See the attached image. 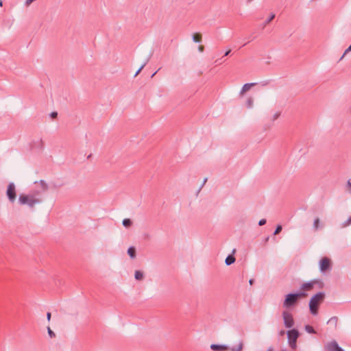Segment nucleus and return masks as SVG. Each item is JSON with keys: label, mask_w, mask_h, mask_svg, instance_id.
<instances>
[{"label": "nucleus", "mask_w": 351, "mask_h": 351, "mask_svg": "<svg viewBox=\"0 0 351 351\" xmlns=\"http://www.w3.org/2000/svg\"><path fill=\"white\" fill-rule=\"evenodd\" d=\"M41 202V199L36 197L35 194H21L19 197L20 204H27L32 209L34 208L36 204H40Z\"/></svg>", "instance_id": "obj_1"}, {"label": "nucleus", "mask_w": 351, "mask_h": 351, "mask_svg": "<svg viewBox=\"0 0 351 351\" xmlns=\"http://www.w3.org/2000/svg\"><path fill=\"white\" fill-rule=\"evenodd\" d=\"M325 294L324 292H318L314 295L309 301V309L311 314L315 315L318 313L319 304L324 300Z\"/></svg>", "instance_id": "obj_2"}, {"label": "nucleus", "mask_w": 351, "mask_h": 351, "mask_svg": "<svg viewBox=\"0 0 351 351\" xmlns=\"http://www.w3.org/2000/svg\"><path fill=\"white\" fill-rule=\"evenodd\" d=\"M306 295L307 294L304 291L289 293L285 296L283 306L285 308L293 306L297 303L300 298H305Z\"/></svg>", "instance_id": "obj_3"}, {"label": "nucleus", "mask_w": 351, "mask_h": 351, "mask_svg": "<svg viewBox=\"0 0 351 351\" xmlns=\"http://www.w3.org/2000/svg\"><path fill=\"white\" fill-rule=\"evenodd\" d=\"M289 345L293 350H295L297 348V339L299 337V332L297 329H291L287 332Z\"/></svg>", "instance_id": "obj_4"}, {"label": "nucleus", "mask_w": 351, "mask_h": 351, "mask_svg": "<svg viewBox=\"0 0 351 351\" xmlns=\"http://www.w3.org/2000/svg\"><path fill=\"white\" fill-rule=\"evenodd\" d=\"M282 317L284 321L285 326L287 328H291L294 325V320L293 315L291 313L288 311L282 312Z\"/></svg>", "instance_id": "obj_5"}, {"label": "nucleus", "mask_w": 351, "mask_h": 351, "mask_svg": "<svg viewBox=\"0 0 351 351\" xmlns=\"http://www.w3.org/2000/svg\"><path fill=\"white\" fill-rule=\"evenodd\" d=\"M6 195L8 196V198L11 202H14L16 197V189L15 185L13 182H11L8 184V189L6 191Z\"/></svg>", "instance_id": "obj_6"}, {"label": "nucleus", "mask_w": 351, "mask_h": 351, "mask_svg": "<svg viewBox=\"0 0 351 351\" xmlns=\"http://www.w3.org/2000/svg\"><path fill=\"white\" fill-rule=\"evenodd\" d=\"M331 268V262L328 257H324L319 261V269L322 272H325Z\"/></svg>", "instance_id": "obj_7"}, {"label": "nucleus", "mask_w": 351, "mask_h": 351, "mask_svg": "<svg viewBox=\"0 0 351 351\" xmlns=\"http://www.w3.org/2000/svg\"><path fill=\"white\" fill-rule=\"evenodd\" d=\"M316 284L322 285V282L319 280H313L310 282L304 283L301 287V289L306 291H311Z\"/></svg>", "instance_id": "obj_8"}, {"label": "nucleus", "mask_w": 351, "mask_h": 351, "mask_svg": "<svg viewBox=\"0 0 351 351\" xmlns=\"http://www.w3.org/2000/svg\"><path fill=\"white\" fill-rule=\"evenodd\" d=\"M326 349L328 351H344L342 348L339 346L338 343L335 341H332L327 344Z\"/></svg>", "instance_id": "obj_9"}, {"label": "nucleus", "mask_w": 351, "mask_h": 351, "mask_svg": "<svg viewBox=\"0 0 351 351\" xmlns=\"http://www.w3.org/2000/svg\"><path fill=\"white\" fill-rule=\"evenodd\" d=\"M32 149H38L39 151H41L44 148V143L43 141L40 138L36 142H34L32 145Z\"/></svg>", "instance_id": "obj_10"}, {"label": "nucleus", "mask_w": 351, "mask_h": 351, "mask_svg": "<svg viewBox=\"0 0 351 351\" xmlns=\"http://www.w3.org/2000/svg\"><path fill=\"white\" fill-rule=\"evenodd\" d=\"M210 348L214 351H226L228 348L226 345L212 344Z\"/></svg>", "instance_id": "obj_11"}, {"label": "nucleus", "mask_w": 351, "mask_h": 351, "mask_svg": "<svg viewBox=\"0 0 351 351\" xmlns=\"http://www.w3.org/2000/svg\"><path fill=\"white\" fill-rule=\"evenodd\" d=\"M255 85H256V83H246L245 84L241 91H240V95H243L244 93L248 91L250 88H252V86H254Z\"/></svg>", "instance_id": "obj_12"}, {"label": "nucleus", "mask_w": 351, "mask_h": 351, "mask_svg": "<svg viewBox=\"0 0 351 351\" xmlns=\"http://www.w3.org/2000/svg\"><path fill=\"white\" fill-rule=\"evenodd\" d=\"M235 260L234 256L230 254L226 257L225 263L227 265H230L235 262Z\"/></svg>", "instance_id": "obj_13"}, {"label": "nucleus", "mask_w": 351, "mask_h": 351, "mask_svg": "<svg viewBox=\"0 0 351 351\" xmlns=\"http://www.w3.org/2000/svg\"><path fill=\"white\" fill-rule=\"evenodd\" d=\"M128 254L130 256L131 258H134L136 257V249L134 247L131 246L128 250Z\"/></svg>", "instance_id": "obj_14"}, {"label": "nucleus", "mask_w": 351, "mask_h": 351, "mask_svg": "<svg viewBox=\"0 0 351 351\" xmlns=\"http://www.w3.org/2000/svg\"><path fill=\"white\" fill-rule=\"evenodd\" d=\"M192 38L195 43H201L202 42V34L199 33H195L193 35Z\"/></svg>", "instance_id": "obj_15"}, {"label": "nucleus", "mask_w": 351, "mask_h": 351, "mask_svg": "<svg viewBox=\"0 0 351 351\" xmlns=\"http://www.w3.org/2000/svg\"><path fill=\"white\" fill-rule=\"evenodd\" d=\"M337 322H338V317H336V316H334V317H332L328 321V324H331V325H334L335 327L337 326Z\"/></svg>", "instance_id": "obj_16"}, {"label": "nucleus", "mask_w": 351, "mask_h": 351, "mask_svg": "<svg viewBox=\"0 0 351 351\" xmlns=\"http://www.w3.org/2000/svg\"><path fill=\"white\" fill-rule=\"evenodd\" d=\"M123 226L125 228H129L132 225V221L130 219L126 218L123 220Z\"/></svg>", "instance_id": "obj_17"}, {"label": "nucleus", "mask_w": 351, "mask_h": 351, "mask_svg": "<svg viewBox=\"0 0 351 351\" xmlns=\"http://www.w3.org/2000/svg\"><path fill=\"white\" fill-rule=\"evenodd\" d=\"M243 344L242 342H240L238 346H232L230 348L231 351H241L243 350Z\"/></svg>", "instance_id": "obj_18"}, {"label": "nucleus", "mask_w": 351, "mask_h": 351, "mask_svg": "<svg viewBox=\"0 0 351 351\" xmlns=\"http://www.w3.org/2000/svg\"><path fill=\"white\" fill-rule=\"evenodd\" d=\"M39 184H40L43 191H46L48 190L49 186H48V184L46 183L45 181H44L43 180H40L39 181Z\"/></svg>", "instance_id": "obj_19"}, {"label": "nucleus", "mask_w": 351, "mask_h": 351, "mask_svg": "<svg viewBox=\"0 0 351 351\" xmlns=\"http://www.w3.org/2000/svg\"><path fill=\"white\" fill-rule=\"evenodd\" d=\"M305 330L310 334H315L316 331L315 330L314 328L312 326L310 325H306L305 326Z\"/></svg>", "instance_id": "obj_20"}, {"label": "nucleus", "mask_w": 351, "mask_h": 351, "mask_svg": "<svg viewBox=\"0 0 351 351\" xmlns=\"http://www.w3.org/2000/svg\"><path fill=\"white\" fill-rule=\"evenodd\" d=\"M134 277H135L136 280H141L143 278V273L141 271H136Z\"/></svg>", "instance_id": "obj_21"}, {"label": "nucleus", "mask_w": 351, "mask_h": 351, "mask_svg": "<svg viewBox=\"0 0 351 351\" xmlns=\"http://www.w3.org/2000/svg\"><path fill=\"white\" fill-rule=\"evenodd\" d=\"M253 106V99L252 97H249L246 101V106L248 108H252Z\"/></svg>", "instance_id": "obj_22"}, {"label": "nucleus", "mask_w": 351, "mask_h": 351, "mask_svg": "<svg viewBox=\"0 0 351 351\" xmlns=\"http://www.w3.org/2000/svg\"><path fill=\"white\" fill-rule=\"evenodd\" d=\"M319 218L315 219L314 222H313L314 228L315 230H317L319 228Z\"/></svg>", "instance_id": "obj_23"}, {"label": "nucleus", "mask_w": 351, "mask_h": 351, "mask_svg": "<svg viewBox=\"0 0 351 351\" xmlns=\"http://www.w3.org/2000/svg\"><path fill=\"white\" fill-rule=\"evenodd\" d=\"M274 18H275V14H271L270 15V16L265 21V25H266L267 24L269 23Z\"/></svg>", "instance_id": "obj_24"}, {"label": "nucleus", "mask_w": 351, "mask_h": 351, "mask_svg": "<svg viewBox=\"0 0 351 351\" xmlns=\"http://www.w3.org/2000/svg\"><path fill=\"white\" fill-rule=\"evenodd\" d=\"M282 230V226L280 225H278L276 228V230L274 232V234L276 235L279 234Z\"/></svg>", "instance_id": "obj_25"}, {"label": "nucleus", "mask_w": 351, "mask_h": 351, "mask_svg": "<svg viewBox=\"0 0 351 351\" xmlns=\"http://www.w3.org/2000/svg\"><path fill=\"white\" fill-rule=\"evenodd\" d=\"M47 332H48V334L49 335V337L51 338H53L55 337L56 335L55 333L51 330V329L50 328V327H47Z\"/></svg>", "instance_id": "obj_26"}, {"label": "nucleus", "mask_w": 351, "mask_h": 351, "mask_svg": "<svg viewBox=\"0 0 351 351\" xmlns=\"http://www.w3.org/2000/svg\"><path fill=\"white\" fill-rule=\"evenodd\" d=\"M351 224V216L343 223V227H346Z\"/></svg>", "instance_id": "obj_27"}, {"label": "nucleus", "mask_w": 351, "mask_h": 351, "mask_svg": "<svg viewBox=\"0 0 351 351\" xmlns=\"http://www.w3.org/2000/svg\"><path fill=\"white\" fill-rule=\"evenodd\" d=\"M146 65V62L144 63L138 69V71H136L135 75H134V77H136L140 73L141 71H142V69L144 68V66Z\"/></svg>", "instance_id": "obj_28"}, {"label": "nucleus", "mask_w": 351, "mask_h": 351, "mask_svg": "<svg viewBox=\"0 0 351 351\" xmlns=\"http://www.w3.org/2000/svg\"><path fill=\"white\" fill-rule=\"evenodd\" d=\"M349 51H351V45L346 49L340 60H341L344 57V56Z\"/></svg>", "instance_id": "obj_29"}, {"label": "nucleus", "mask_w": 351, "mask_h": 351, "mask_svg": "<svg viewBox=\"0 0 351 351\" xmlns=\"http://www.w3.org/2000/svg\"><path fill=\"white\" fill-rule=\"evenodd\" d=\"M266 222H267V221H266V219H261V220L258 221V225H259L260 226H263V225H265V224L266 223Z\"/></svg>", "instance_id": "obj_30"}, {"label": "nucleus", "mask_w": 351, "mask_h": 351, "mask_svg": "<svg viewBox=\"0 0 351 351\" xmlns=\"http://www.w3.org/2000/svg\"><path fill=\"white\" fill-rule=\"evenodd\" d=\"M50 117H51L52 119H56V118L58 117V112H52L50 114Z\"/></svg>", "instance_id": "obj_31"}, {"label": "nucleus", "mask_w": 351, "mask_h": 351, "mask_svg": "<svg viewBox=\"0 0 351 351\" xmlns=\"http://www.w3.org/2000/svg\"><path fill=\"white\" fill-rule=\"evenodd\" d=\"M35 1L36 0H26L25 2V5L26 6H29L31 3H32Z\"/></svg>", "instance_id": "obj_32"}, {"label": "nucleus", "mask_w": 351, "mask_h": 351, "mask_svg": "<svg viewBox=\"0 0 351 351\" xmlns=\"http://www.w3.org/2000/svg\"><path fill=\"white\" fill-rule=\"evenodd\" d=\"M280 116V112H276L274 114V117H273V120H276Z\"/></svg>", "instance_id": "obj_33"}, {"label": "nucleus", "mask_w": 351, "mask_h": 351, "mask_svg": "<svg viewBox=\"0 0 351 351\" xmlns=\"http://www.w3.org/2000/svg\"><path fill=\"white\" fill-rule=\"evenodd\" d=\"M198 50H199V51H200V52H203V51H204V47L203 45H199V46L198 47Z\"/></svg>", "instance_id": "obj_34"}, {"label": "nucleus", "mask_w": 351, "mask_h": 351, "mask_svg": "<svg viewBox=\"0 0 351 351\" xmlns=\"http://www.w3.org/2000/svg\"><path fill=\"white\" fill-rule=\"evenodd\" d=\"M51 313L47 312V320H48L49 322V321H50V319H51Z\"/></svg>", "instance_id": "obj_35"}, {"label": "nucleus", "mask_w": 351, "mask_h": 351, "mask_svg": "<svg viewBox=\"0 0 351 351\" xmlns=\"http://www.w3.org/2000/svg\"><path fill=\"white\" fill-rule=\"evenodd\" d=\"M285 334V331L284 330H281L280 331H279L280 336H284Z\"/></svg>", "instance_id": "obj_36"}, {"label": "nucleus", "mask_w": 351, "mask_h": 351, "mask_svg": "<svg viewBox=\"0 0 351 351\" xmlns=\"http://www.w3.org/2000/svg\"><path fill=\"white\" fill-rule=\"evenodd\" d=\"M207 180H208L207 178H205V179L204 180V182H203V183H202V186H201V187H200V189H201L203 187V186H204V185L205 184V183L207 182Z\"/></svg>", "instance_id": "obj_37"}, {"label": "nucleus", "mask_w": 351, "mask_h": 351, "mask_svg": "<svg viewBox=\"0 0 351 351\" xmlns=\"http://www.w3.org/2000/svg\"><path fill=\"white\" fill-rule=\"evenodd\" d=\"M230 52H231V50H230V49L228 50V51L225 53L224 56H228V55L230 53Z\"/></svg>", "instance_id": "obj_38"}, {"label": "nucleus", "mask_w": 351, "mask_h": 351, "mask_svg": "<svg viewBox=\"0 0 351 351\" xmlns=\"http://www.w3.org/2000/svg\"><path fill=\"white\" fill-rule=\"evenodd\" d=\"M254 279H250L249 280V283H250V285H252L254 284Z\"/></svg>", "instance_id": "obj_39"}, {"label": "nucleus", "mask_w": 351, "mask_h": 351, "mask_svg": "<svg viewBox=\"0 0 351 351\" xmlns=\"http://www.w3.org/2000/svg\"><path fill=\"white\" fill-rule=\"evenodd\" d=\"M273 350H274L273 348H272V347H269V348L267 349V351H273Z\"/></svg>", "instance_id": "obj_40"}, {"label": "nucleus", "mask_w": 351, "mask_h": 351, "mask_svg": "<svg viewBox=\"0 0 351 351\" xmlns=\"http://www.w3.org/2000/svg\"><path fill=\"white\" fill-rule=\"evenodd\" d=\"M3 5V1L1 0H0V6H2Z\"/></svg>", "instance_id": "obj_41"}, {"label": "nucleus", "mask_w": 351, "mask_h": 351, "mask_svg": "<svg viewBox=\"0 0 351 351\" xmlns=\"http://www.w3.org/2000/svg\"><path fill=\"white\" fill-rule=\"evenodd\" d=\"M348 184L351 186V182L350 181L348 182Z\"/></svg>", "instance_id": "obj_42"}, {"label": "nucleus", "mask_w": 351, "mask_h": 351, "mask_svg": "<svg viewBox=\"0 0 351 351\" xmlns=\"http://www.w3.org/2000/svg\"><path fill=\"white\" fill-rule=\"evenodd\" d=\"M157 73V71H156L154 73H153V75H152V77H153L154 75H155V74Z\"/></svg>", "instance_id": "obj_43"}, {"label": "nucleus", "mask_w": 351, "mask_h": 351, "mask_svg": "<svg viewBox=\"0 0 351 351\" xmlns=\"http://www.w3.org/2000/svg\"><path fill=\"white\" fill-rule=\"evenodd\" d=\"M252 0H247V3H250Z\"/></svg>", "instance_id": "obj_44"}, {"label": "nucleus", "mask_w": 351, "mask_h": 351, "mask_svg": "<svg viewBox=\"0 0 351 351\" xmlns=\"http://www.w3.org/2000/svg\"><path fill=\"white\" fill-rule=\"evenodd\" d=\"M91 157V154H90L88 156V158H90Z\"/></svg>", "instance_id": "obj_45"}, {"label": "nucleus", "mask_w": 351, "mask_h": 351, "mask_svg": "<svg viewBox=\"0 0 351 351\" xmlns=\"http://www.w3.org/2000/svg\"><path fill=\"white\" fill-rule=\"evenodd\" d=\"M281 351H286V350H282Z\"/></svg>", "instance_id": "obj_46"}]
</instances>
